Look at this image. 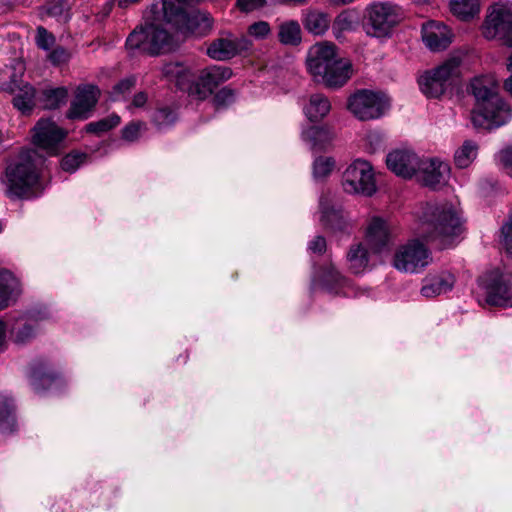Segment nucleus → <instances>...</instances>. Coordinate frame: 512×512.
Wrapping results in <instances>:
<instances>
[{
    "label": "nucleus",
    "mask_w": 512,
    "mask_h": 512,
    "mask_svg": "<svg viewBox=\"0 0 512 512\" xmlns=\"http://www.w3.org/2000/svg\"><path fill=\"white\" fill-rule=\"evenodd\" d=\"M43 157L37 150L22 151L7 161L1 181L5 193L12 199H29L42 193L41 180Z\"/></svg>",
    "instance_id": "obj_1"
},
{
    "label": "nucleus",
    "mask_w": 512,
    "mask_h": 512,
    "mask_svg": "<svg viewBox=\"0 0 512 512\" xmlns=\"http://www.w3.org/2000/svg\"><path fill=\"white\" fill-rule=\"evenodd\" d=\"M470 88L476 99V107L471 112V121L475 128L491 130L506 124L512 118V110L499 97L498 85L493 77H476Z\"/></svg>",
    "instance_id": "obj_2"
},
{
    "label": "nucleus",
    "mask_w": 512,
    "mask_h": 512,
    "mask_svg": "<svg viewBox=\"0 0 512 512\" xmlns=\"http://www.w3.org/2000/svg\"><path fill=\"white\" fill-rule=\"evenodd\" d=\"M162 74L169 81H174L176 86L188 93L189 96L203 100L232 76L229 67L212 65L202 69L195 77L192 69L181 62H170L162 67Z\"/></svg>",
    "instance_id": "obj_3"
},
{
    "label": "nucleus",
    "mask_w": 512,
    "mask_h": 512,
    "mask_svg": "<svg viewBox=\"0 0 512 512\" xmlns=\"http://www.w3.org/2000/svg\"><path fill=\"white\" fill-rule=\"evenodd\" d=\"M307 67L316 81L329 88L343 86L352 76V63L339 56L333 43L320 42L308 52Z\"/></svg>",
    "instance_id": "obj_4"
},
{
    "label": "nucleus",
    "mask_w": 512,
    "mask_h": 512,
    "mask_svg": "<svg viewBox=\"0 0 512 512\" xmlns=\"http://www.w3.org/2000/svg\"><path fill=\"white\" fill-rule=\"evenodd\" d=\"M464 230L459 212L451 204H428L422 213L419 235L443 248L454 243Z\"/></svg>",
    "instance_id": "obj_5"
},
{
    "label": "nucleus",
    "mask_w": 512,
    "mask_h": 512,
    "mask_svg": "<svg viewBox=\"0 0 512 512\" xmlns=\"http://www.w3.org/2000/svg\"><path fill=\"white\" fill-rule=\"evenodd\" d=\"M461 63L460 56H451L441 65L425 71L418 78L421 92L429 98H438L443 95L460 76Z\"/></svg>",
    "instance_id": "obj_6"
},
{
    "label": "nucleus",
    "mask_w": 512,
    "mask_h": 512,
    "mask_svg": "<svg viewBox=\"0 0 512 512\" xmlns=\"http://www.w3.org/2000/svg\"><path fill=\"white\" fill-rule=\"evenodd\" d=\"M171 35L155 22H146L136 27L127 37L126 47L131 51H141L149 55H158L170 48Z\"/></svg>",
    "instance_id": "obj_7"
},
{
    "label": "nucleus",
    "mask_w": 512,
    "mask_h": 512,
    "mask_svg": "<svg viewBox=\"0 0 512 512\" xmlns=\"http://www.w3.org/2000/svg\"><path fill=\"white\" fill-rule=\"evenodd\" d=\"M482 34L486 39L499 40L512 49V3L499 2L488 8Z\"/></svg>",
    "instance_id": "obj_8"
},
{
    "label": "nucleus",
    "mask_w": 512,
    "mask_h": 512,
    "mask_svg": "<svg viewBox=\"0 0 512 512\" xmlns=\"http://www.w3.org/2000/svg\"><path fill=\"white\" fill-rule=\"evenodd\" d=\"M389 106V100L383 93L369 89L357 90L347 100V109L360 121L380 118Z\"/></svg>",
    "instance_id": "obj_9"
},
{
    "label": "nucleus",
    "mask_w": 512,
    "mask_h": 512,
    "mask_svg": "<svg viewBox=\"0 0 512 512\" xmlns=\"http://www.w3.org/2000/svg\"><path fill=\"white\" fill-rule=\"evenodd\" d=\"M487 304L499 307H512V274L492 270L479 279Z\"/></svg>",
    "instance_id": "obj_10"
},
{
    "label": "nucleus",
    "mask_w": 512,
    "mask_h": 512,
    "mask_svg": "<svg viewBox=\"0 0 512 512\" xmlns=\"http://www.w3.org/2000/svg\"><path fill=\"white\" fill-rule=\"evenodd\" d=\"M342 186L350 194L373 195L376 181L372 165L362 159L355 160L343 173Z\"/></svg>",
    "instance_id": "obj_11"
},
{
    "label": "nucleus",
    "mask_w": 512,
    "mask_h": 512,
    "mask_svg": "<svg viewBox=\"0 0 512 512\" xmlns=\"http://www.w3.org/2000/svg\"><path fill=\"white\" fill-rule=\"evenodd\" d=\"M399 20V8L397 6L390 3H376L367 10L364 28L367 35L383 38L390 34Z\"/></svg>",
    "instance_id": "obj_12"
},
{
    "label": "nucleus",
    "mask_w": 512,
    "mask_h": 512,
    "mask_svg": "<svg viewBox=\"0 0 512 512\" xmlns=\"http://www.w3.org/2000/svg\"><path fill=\"white\" fill-rule=\"evenodd\" d=\"M431 262V252L418 240H412L400 247L394 256V267L409 273H418Z\"/></svg>",
    "instance_id": "obj_13"
},
{
    "label": "nucleus",
    "mask_w": 512,
    "mask_h": 512,
    "mask_svg": "<svg viewBox=\"0 0 512 512\" xmlns=\"http://www.w3.org/2000/svg\"><path fill=\"white\" fill-rule=\"evenodd\" d=\"M253 43L248 36L221 37L213 40L207 47V55L217 61H226L236 55L248 52Z\"/></svg>",
    "instance_id": "obj_14"
},
{
    "label": "nucleus",
    "mask_w": 512,
    "mask_h": 512,
    "mask_svg": "<svg viewBox=\"0 0 512 512\" xmlns=\"http://www.w3.org/2000/svg\"><path fill=\"white\" fill-rule=\"evenodd\" d=\"M66 135L67 131L60 128L55 122L41 119L34 127L33 143L49 155H54L58 152Z\"/></svg>",
    "instance_id": "obj_15"
},
{
    "label": "nucleus",
    "mask_w": 512,
    "mask_h": 512,
    "mask_svg": "<svg viewBox=\"0 0 512 512\" xmlns=\"http://www.w3.org/2000/svg\"><path fill=\"white\" fill-rule=\"evenodd\" d=\"M415 176L423 185L438 189L447 183L450 166L438 158H421V164Z\"/></svg>",
    "instance_id": "obj_16"
},
{
    "label": "nucleus",
    "mask_w": 512,
    "mask_h": 512,
    "mask_svg": "<svg viewBox=\"0 0 512 512\" xmlns=\"http://www.w3.org/2000/svg\"><path fill=\"white\" fill-rule=\"evenodd\" d=\"M100 90L92 84H83L77 87L75 98L71 102L67 112V118L75 120H85L89 118L91 111L95 107Z\"/></svg>",
    "instance_id": "obj_17"
},
{
    "label": "nucleus",
    "mask_w": 512,
    "mask_h": 512,
    "mask_svg": "<svg viewBox=\"0 0 512 512\" xmlns=\"http://www.w3.org/2000/svg\"><path fill=\"white\" fill-rule=\"evenodd\" d=\"M387 167L397 176L412 178L421 164V158L411 150H394L386 157Z\"/></svg>",
    "instance_id": "obj_18"
},
{
    "label": "nucleus",
    "mask_w": 512,
    "mask_h": 512,
    "mask_svg": "<svg viewBox=\"0 0 512 512\" xmlns=\"http://www.w3.org/2000/svg\"><path fill=\"white\" fill-rule=\"evenodd\" d=\"M422 40L431 51H441L452 42V33L443 23L429 21L422 26Z\"/></svg>",
    "instance_id": "obj_19"
},
{
    "label": "nucleus",
    "mask_w": 512,
    "mask_h": 512,
    "mask_svg": "<svg viewBox=\"0 0 512 512\" xmlns=\"http://www.w3.org/2000/svg\"><path fill=\"white\" fill-rule=\"evenodd\" d=\"M314 282L329 293L340 294L343 291L345 295H350L348 291H344L351 288L349 280L333 264L323 267Z\"/></svg>",
    "instance_id": "obj_20"
},
{
    "label": "nucleus",
    "mask_w": 512,
    "mask_h": 512,
    "mask_svg": "<svg viewBox=\"0 0 512 512\" xmlns=\"http://www.w3.org/2000/svg\"><path fill=\"white\" fill-rule=\"evenodd\" d=\"M365 243L372 253H382L389 249L390 233L383 219H372L367 228Z\"/></svg>",
    "instance_id": "obj_21"
},
{
    "label": "nucleus",
    "mask_w": 512,
    "mask_h": 512,
    "mask_svg": "<svg viewBox=\"0 0 512 512\" xmlns=\"http://www.w3.org/2000/svg\"><path fill=\"white\" fill-rule=\"evenodd\" d=\"M455 276L449 271L427 275L423 280L420 293L425 298H434L451 291L455 284Z\"/></svg>",
    "instance_id": "obj_22"
},
{
    "label": "nucleus",
    "mask_w": 512,
    "mask_h": 512,
    "mask_svg": "<svg viewBox=\"0 0 512 512\" xmlns=\"http://www.w3.org/2000/svg\"><path fill=\"white\" fill-rule=\"evenodd\" d=\"M335 134L328 126H311L304 129L301 133L302 140L314 152H320L327 149L332 143Z\"/></svg>",
    "instance_id": "obj_23"
},
{
    "label": "nucleus",
    "mask_w": 512,
    "mask_h": 512,
    "mask_svg": "<svg viewBox=\"0 0 512 512\" xmlns=\"http://www.w3.org/2000/svg\"><path fill=\"white\" fill-rule=\"evenodd\" d=\"M20 294L19 280L9 270L0 269V310L7 308Z\"/></svg>",
    "instance_id": "obj_24"
},
{
    "label": "nucleus",
    "mask_w": 512,
    "mask_h": 512,
    "mask_svg": "<svg viewBox=\"0 0 512 512\" xmlns=\"http://www.w3.org/2000/svg\"><path fill=\"white\" fill-rule=\"evenodd\" d=\"M319 207L321 211V222L327 228L334 231H346L349 224L346 221L343 212L330 206L325 195L320 197Z\"/></svg>",
    "instance_id": "obj_25"
},
{
    "label": "nucleus",
    "mask_w": 512,
    "mask_h": 512,
    "mask_svg": "<svg viewBox=\"0 0 512 512\" xmlns=\"http://www.w3.org/2000/svg\"><path fill=\"white\" fill-rule=\"evenodd\" d=\"M10 334L16 344H25L36 335V328L30 315H21L9 322Z\"/></svg>",
    "instance_id": "obj_26"
},
{
    "label": "nucleus",
    "mask_w": 512,
    "mask_h": 512,
    "mask_svg": "<svg viewBox=\"0 0 512 512\" xmlns=\"http://www.w3.org/2000/svg\"><path fill=\"white\" fill-rule=\"evenodd\" d=\"M370 251V248L363 242L351 245L347 253V262L349 270L353 274H361L368 269Z\"/></svg>",
    "instance_id": "obj_27"
},
{
    "label": "nucleus",
    "mask_w": 512,
    "mask_h": 512,
    "mask_svg": "<svg viewBox=\"0 0 512 512\" xmlns=\"http://www.w3.org/2000/svg\"><path fill=\"white\" fill-rule=\"evenodd\" d=\"M304 28L313 35H323L330 27L331 19L326 12L310 9L303 14Z\"/></svg>",
    "instance_id": "obj_28"
},
{
    "label": "nucleus",
    "mask_w": 512,
    "mask_h": 512,
    "mask_svg": "<svg viewBox=\"0 0 512 512\" xmlns=\"http://www.w3.org/2000/svg\"><path fill=\"white\" fill-rule=\"evenodd\" d=\"M331 110L329 99L320 93L312 94L303 108L305 116L311 122H318L328 115Z\"/></svg>",
    "instance_id": "obj_29"
},
{
    "label": "nucleus",
    "mask_w": 512,
    "mask_h": 512,
    "mask_svg": "<svg viewBox=\"0 0 512 512\" xmlns=\"http://www.w3.org/2000/svg\"><path fill=\"white\" fill-rule=\"evenodd\" d=\"M450 10L461 20L472 19L480 12L479 0H451Z\"/></svg>",
    "instance_id": "obj_30"
},
{
    "label": "nucleus",
    "mask_w": 512,
    "mask_h": 512,
    "mask_svg": "<svg viewBox=\"0 0 512 512\" xmlns=\"http://www.w3.org/2000/svg\"><path fill=\"white\" fill-rule=\"evenodd\" d=\"M15 427L14 405L10 397L0 395V433H10Z\"/></svg>",
    "instance_id": "obj_31"
},
{
    "label": "nucleus",
    "mask_w": 512,
    "mask_h": 512,
    "mask_svg": "<svg viewBox=\"0 0 512 512\" xmlns=\"http://www.w3.org/2000/svg\"><path fill=\"white\" fill-rule=\"evenodd\" d=\"M279 41L284 45L296 46L301 42V27L295 20H289L279 25Z\"/></svg>",
    "instance_id": "obj_32"
},
{
    "label": "nucleus",
    "mask_w": 512,
    "mask_h": 512,
    "mask_svg": "<svg viewBox=\"0 0 512 512\" xmlns=\"http://www.w3.org/2000/svg\"><path fill=\"white\" fill-rule=\"evenodd\" d=\"M34 99L35 89L30 84H24L13 97V105L23 114H27L35 106Z\"/></svg>",
    "instance_id": "obj_33"
},
{
    "label": "nucleus",
    "mask_w": 512,
    "mask_h": 512,
    "mask_svg": "<svg viewBox=\"0 0 512 512\" xmlns=\"http://www.w3.org/2000/svg\"><path fill=\"white\" fill-rule=\"evenodd\" d=\"M478 147L475 142L465 140L454 154V161L457 167L467 168L476 158Z\"/></svg>",
    "instance_id": "obj_34"
},
{
    "label": "nucleus",
    "mask_w": 512,
    "mask_h": 512,
    "mask_svg": "<svg viewBox=\"0 0 512 512\" xmlns=\"http://www.w3.org/2000/svg\"><path fill=\"white\" fill-rule=\"evenodd\" d=\"M357 24V15L349 10L342 11L334 20L332 30L334 36L339 39L344 32L354 30Z\"/></svg>",
    "instance_id": "obj_35"
},
{
    "label": "nucleus",
    "mask_w": 512,
    "mask_h": 512,
    "mask_svg": "<svg viewBox=\"0 0 512 512\" xmlns=\"http://www.w3.org/2000/svg\"><path fill=\"white\" fill-rule=\"evenodd\" d=\"M30 381L35 392L41 393L52 387L56 382V377L46 372L43 367H35L32 370Z\"/></svg>",
    "instance_id": "obj_36"
},
{
    "label": "nucleus",
    "mask_w": 512,
    "mask_h": 512,
    "mask_svg": "<svg viewBox=\"0 0 512 512\" xmlns=\"http://www.w3.org/2000/svg\"><path fill=\"white\" fill-rule=\"evenodd\" d=\"M121 122L120 116L113 113L109 116L102 118L98 121L90 122L85 126V131L87 133L95 134L97 136L102 135L110 131L111 129L117 127Z\"/></svg>",
    "instance_id": "obj_37"
},
{
    "label": "nucleus",
    "mask_w": 512,
    "mask_h": 512,
    "mask_svg": "<svg viewBox=\"0 0 512 512\" xmlns=\"http://www.w3.org/2000/svg\"><path fill=\"white\" fill-rule=\"evenodd\" d=\"M68 90L64 87L46 89L43 91V102L46 109H56L66 103Z\"/></svg>",
    "instance_id": "obj_38"
},
{
    "label": "nucleus",
    "mask_w": 512,
    "mask_h": 512,
    "mask_svg": "<svg viewBox=\"0 0 512 512\" xmlns=\"http://www.w3.org/2000/svg\"><path fill=\"white\" fill-rule=\"evenodd\" d=\"M335 167V160L332 157H318L313 162V176L316 179L327 177Z\"/></svg>",
    "instance_id": "obj_39"
},
{
    "label": "nucleus",
    "mask_w": 512,
    "mask_h": 512,
    "mask_svg": "<svg viewBox=\"0 0 512 512\" xmlns=\"http://www.w3.org/2000/svg\"><path fill=\"white\" fill-rule=\"evenodd\" d=\"M86 158L87 154L73 151L62 158L61 168L66 172L73 173L85 162Z\"/></svg>",
    "instance_id": "obj_40"
},
{
    "label": "nucleus",
    "mask_w": 512,
    "mask_h": 512,
    "mask_svg": "<svg viewBox=\"0 0 512 512\" xmlns=\"http://www.w3.org/2000/svg\"><path fill=\"white\" fill-rule=\"evenodd\" d=\"M56 39L52 33H50L43 26H39L36 29L35 43L38 48L49 51L55 44Z\"/></svg>",
    "instance_id": "obj_41"
},
{
    "label": "nucleus",
    "mask_w": 512,
    "mask_h": 512,
    "mask_svg": "<svg viewBox=\"0 0 512 512\" xmlns=\"http://www.w3.org/2000/svg\"><path fill=\"white\" fill-rule=\"evenodd\" d=\"M176 121V114L169 108H160L153 115V122L159 129L166 128Z\"/></svg>",
    "instance_id": "obj_42"
},
{
    "label": "nucleus",
    "mask_w": 512,
    "mask_h": 512,
    "mask_svg": "<svg viewBox=\"0 0 512 512\" xmlns=\"http://www.w3.org/2000/svg\"><path fill=\"white\" fill-rule=\"evenodd\" d=\"M271 32V28L268 22L266 21H258L251 24L247 33L250 37L255 38L256 40L265 39Z\"/></svg>",
    "instance_id": "obj_43"
},
{
    "label": "nucleus",
    "mask_w": 512,
    "mask_h": 512,
    "mask_svg": "<svg viewBox=\"0 0 512 512\" xmlns=\"http://www.w3.org/2000/svg\"><path fill=\"white\" fill-rule=\"evenodd\" d=\"M47 15L58 19H67V4L62 0H55L47 4Z\"/></svg>",
    "instance_id": "obj_44"
},
{
    "label": "nucleus",
    "mask_w": 512,
    "mask_h": 512,
    "mask_svg": "<svg viewBox=\"0 0 512 512\" xmlns=\"http://www.w3.org/2000/svg\"><path fill=\"white\" fill-rule=\"evenodd\" d=\"M136 79L134 77H129L121 80L113 87L112 95L115 100L120 97H125L126 94L130 93L133 87L135 86Z\"/></svg>",
    "instance_id": "obj_45"
},
{
    "label": "nucleus",
    "mask_w": 512,
    "mask_h": 512,
    "mask_svg": "<svg viewBox=\"0 0 512 512\" xmlns=\"http://www.w3.org/2000/svg\"><path fill=\"white\" fill-rule=\"evenodd\" d=\"M501 242L507 253L512 256V215L501 228Z\"/></svg>",
    "instance_id": "obj_46"
},
{
    "label": "nucleus",
    "mask_w": 512,
    "mask_h": 512,
    "mask_svg": "<svg viewBox=\"0 0 512 512\" xmlns=\"http://www.w3.org/2000/svg\"><path fill=\"white\" fill-rule=\"evenodd\" d=\"M142 127H144V124L141 122H132L126 125L122 130L123 139L129 142L137 140L140 136Z\"/></svg>",
    "instance_id": "obj_47"
},
{
    "label": "nucleus",
    "mask_w": 512,
    "mask_h": 512,
    "mask_svg": "<svg viewBox=\"0 0 512 512\" xmlns=\"http://www.w3.org/2000/svg\"><path fill=\"white\" fill-rule=\"evenodd\" d=\"M48 59L52 64L60 65L70 59V53L65 48L59 46L49 53Z\"/></svg>",
    "instance_id": "obj_48"
},
{
    "label": "nucleus",
    "mask_w": 512,
    "mask_h": 512,
    "mask_svg": "<svg viewBox=\"0 0 512 512\" xmlns=\"http://www.w3.org/2000/svg\"><path fill=\"white\" fill-rule=\"evenodd\" d=\"M236 5L243 12H251L262 8L265 5V0H237Z\"/></svg>",
    "instance_id": "obj_49"
},
{
    "label": "nucleus",
    "mask_w": 512,
    "mask_h": 512,
    "mask_svg": "<svg viewBox=\"0 0 512 512\" xmlns=\"http://www.w3.org/2000/svg\"><path fill=\"white\" fill-rule=\"evenodd\" d=\"M498 161L512 177V148H505L498 153Z\"/></svg>",
    "instance_id": "obj_50"
},
{
    "label": "nucleus",
    "mask_w": 512,
    "mask_h": 512,
    "mask_svg": "<svg viewBox=\"0 0 512 512\" xmlns=\"http://www.w3.org/2000/svg\"><path fill=\"white\" fill-rule=\"evenodd\" d=\"M308 249L313 253L322 254L326 250V240L322 236H316L309 242Z\"/></svg>",
    "instance_id": "obj_51"
},
{
    "label": "nucleus",
    "mask_w": 512,
    "mask_h": 512,
    "mask_svg": "<svg viewBox=\"0 0 512 512\" xmlns=\"http://www.w3.org/2000/svg\"><path fill=\"white\" fill-rule=\"evenodd\" d=\"M233 96L234 94L232 90L228 88H223L215 95L214 100L217 103V105H223L230 102L233 99Z\"/></svg>",
    "instance_id": "obj_52"
},
{
    "label": "nucleus",
    "mask_w": 512,
    "mask_h": 512,
    "mask_svg": "<svg viewBox=\"0 0 512 512\" xmlns=\"http://www.w3.org/2000/svg\"><path fill=\"white\" fill-rule=\"evenodd\" d=\"M148 96L145 92H139L134 95L132 100V106L136 108L143 107L147 102Z\"/></svg>",
    "instance_id": "obj_53"
},
{
    "label": "nucleus",
    "mask_w": 512,
    "mask_h": 512,
    "mask_svg": "<svg viewBox=\"0 0 512 512\" xmlns=\"http://www.w3.org/2000/svg\"><path fill=\"white\" fill-rule=\"evenodd\" d=\"M6 329L7 325L0 319V352H3L6 349Z\"/></svg>",
    "instance_id": "obj_54"
},
{
    "label": "nucleus",
    "mask_w": 512,
    "mask_h": 512,
    "mask_svg": "<svg viewBox=\"0 0 512 512\" xmlns=\"http://www.w3.org/2000/svg\"><path fill=\"white\" fill-rule=\"evenodd\" d=\"M507 69L511 72V76L506 79L504 87L512 95V54L508 58Z\"/></svg>",
    "instance_id": "obj_55"
},
{
    "label": "nucleus",
    "mask_w": 512,
    "mask_h": 512,
    "mask_svg": "<svg viewBox=\"0 0 512 512\" xmlns=\"http://www.w3.org/2000/svg\"><path fill=\"white\" fill-rule=\"evenodd\" d=\"M329 4L339 6L352 3L354 0H326Z\"/></svg>",
    "instance_id": "obj_56"
},
{
    "label": "nucleus",
    "mask_w": 512,
    "mask_h": 512,
    "mask_svg": "<svg viewBox=\"0 0 512 512\" xmlns=\"http://www.w3.org/2000/svg\"><path fill=\"white\" fill-rule=\"evenodd\" d=\"M3 141V134L0 132V143Z\"/></svg>",
    "instance_id": "obj_57"
}]
</instances>
